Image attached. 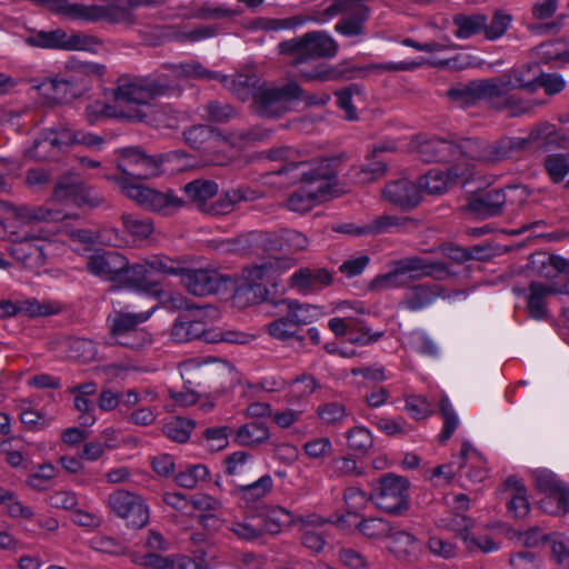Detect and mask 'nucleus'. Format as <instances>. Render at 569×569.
Returning <instances> with one entry per match:
<instances>
[{
	"label": "nucleus",
	"mask_w": 569,
	"mask_h": 569,
	"mask_svg": "<svg viewBox=\"0 0 569 569\" xmlns=\"http://www.w3.org/2000/svg\"><path fill=\"white\" fill-rule=\"evenodd\" d=\"M0 505H2L8 513L14 518L32 519L33 511L31 508L22 505L18 497L9 490L0 487Z\"/></svg>",
	"instance_id": "56"
},
{
	"label": "nucleus",
	"mask_w": 569,
	"mask_h": 569,
	"mask_svg": "<svg viewBox=\"0 0 569 569\" xmlns=\"http://www.w3.org/2000/svg\"><path fill=\"white\" fill-rule=\"evenodd\" d=\"M291 49L295 52L292 63H302L321 58H333L338 51L337 42L326 32H308L298 39Z\"/></svg>",
	"instance_id": "16"
},
{
	"label": "nucleus",
	"mask_w": 569,
	"mask_h": 569,
	"mask_svg": "<svg viewBox=\"0 0 569 569\" xmlns=\"http://www.w3.org/2000/svg\"><path fill=\"white\" fill-rule=\"evenodd\" d=\"M128 260L117 251H96L87 260L88 271L106 281L123 282Z\"/></svg>",
	"instance_id": "19"
},
{
	"label": "nucleus",
	"mask_w": 569,
	"mask_h": 569,
	"mask_svg": "<svg viewBox=\"0 0 569 569\" xmlns=\"http://www.w3.org/2000/svg\"><path fill=\"white\" fill-rule=\"evenodd\" d=\"M69 73L67 78L73 87L87 84L92 79H100L104 73V67L92 62H78L70 66Z\"/></svg>",
	"instance_id": "46"
},
{
	"label": "nucleus",
	"mask_w": 569,
	"mask_h": 569,
	"mask_svg": "<svg viewBox=\"0 0 569 569\" xmlns=\"http://www.w3.org/2000/svg\"><path fill=\"white\" fill-rule=\"evenodd\" d=\"M54 476V467L51 463H42L29 473L26 482L34 490H44Z\"/></svg>",
	"instance_id": "64"
},
{
	"label": "nucleus",
	"mask_w": 569,
	"mask_h": 569,
	"mask_svg": "<svg viewBox=\"0 0 569 569\" xmlns=\"http://www.w3.org/2000/svg\"><path fill=\"white\" fill-rule=\"evenodd\" d=\"M59 153L53 141L46 131L36 139L31 147L24 151V156L31 160L43 161L54 158Z\"/></svg>",
	"instance_id": "50"
},
{
	"label": "nucleus",
	"mask_w": 569,
	"mask_h": 569,
	"mask_svg": "<svg viewBox=\"0 0 569 569\" xmlns=\"http://www.w3.org/2000/svg\"><path fill=\"white\" fill-rule=\"evenodd\" d=\"M179 267L163 256H152L142 262L127 267L123 283L130 289L146 293H156L160 274L178 273Z\"/></svg>",
	"instance_id": "6"
},
{
	"label": "nucleus",
	"mask_w": 569,
	"mask_h": 569,
	"mask_svg": "<svg viewBox=\"0 0 569 569\" xmlns=\"http://www.w3.org/2000/svg\"><path fill=\"white\" fill-rule=\"evenodd\" d=\"M0 210L8 212L14 220L16 230L24 227L37 226L40 222L59 221L64 217L59 211L47 207H16L10 202L0 201Z\"/></svg>",
	"instance_id": "25"
},
{
	"label": "nucleus",
	"mask_w": 569,
	"mask_h": 569,
	"mask_svg": "<svg viewBox=\"0 0 569 569\" xmlns=\"http://www.w3.org/2000/svg\"><path fill=\"white\" fill-rule=\"evenodd\" d=\"M151 313V311L137 313L114 311L107 319L111 338L116 343L130 349L144 347L151 341V337L140 325L146 322Z\"/></svg>",
	"instance_id": "7"
},
{
	"label": "nucleus",
	"mask_w": 569,
	"mask_h": 569,
	"mask_svg": "<svg viewBox=\"0 0 569 569\" xmlns=\"http://www.w3.org/2000/svg\"><path fill=\"white\" fill-rule=\"evenodd\" d=\"M224 465L227 475L232 477L243 476L252 468V457L247 452L237 451L226 458Z\"/></svg>",
	"instance_id": "57"
},
{
	"label": "nucleus",
	"mask_w": 569,
	"mask_h": 569,
	"mask_svg": "<svg viewBox=\"0 0 569 569\" xmlns=\"http://www.w3.org/2000/svg\"><path fill=\"white\" fill-rule=\"evenodd\" d=\"M303 453L313 461H323L333 452V445L329 437H313L302 445Z\"/></svg>",
	"instance_id": "49"
},
{
	"label": "nucleus",
	"mask_w": 569,
	"mask_h": 569,
	"mask_svg": "<svg viewBox=\"0 0 569 569\" xmlns=\"http://www.w3.org/2000/svg\"><path fill=\"white\" fill-rule=\"evenodd\" d=\"M476 89L482 99L491 101L495 107L507 110L511 116H520L530 110V106L511 94L512 84L506 74L477 81Z\"/></svg>",
	"instance_id": "11"
},
{
	"label": "nucleus",
	"mask_w": 569,
	"mask_h": 569,
	"mask_svg": "<svg viewBox=\"0 0 569 569\" xmlns=\"http://www.w3.org/2000/svg\"><path fill=\"white\" fill-rule=\"evenodd\" d=\"M439 409L441 417L443 419V428L439 435V440L441 442H445L453 435L460 421L456 410L453 409L447 396L441 398Z\"/></svg>",
	"instance_id": "53"
},
{
	"label": "nucleus",
	"mask_w": 569,
	"mask_h": 569,
	"mask_svg": "<svg viewBox=\"0 0 569 569\" xmlns=\"http://www.w3.org/2000/svg\"><path fill=\"white\" fill-rule=\"evenodd\" d=\"M117 169L121 172L119 177H128L137 181L149 179L159 174L161 161L147 156L136 147L119 149Z\"/></svg>",
	"instance_id": "14"
},
{
	"label": "nucleus",
	"mask_w": 569,
	"mask_h": 569,
	"mask_svg": "<svg viewBox=\"0 0 569 569\" xmlns=\"http://www.w3.org/2000/svg\"><path fill=\"white\" fill-rule=\"evenodd\" d=\"M281 305L286 307L287 313L290 316L298 329L301 326L319 320L326 315L322 307L310 303H300L298 300L284 299L281 301Z\"/></svg>",
	"instance_id": "35"
},
{
	"label": "nucleus",
	"mask_w": 569,
	"mask_h": 569,
	"mask_svg": "<svg viewBox=\"0 0 569 569\" xmlns=\"http://www.w3.org/2000/svg\"><path fill=\"white\" fill-rule=\"evenodd\" d=\"M333 281L332 273L326 268L301 267L288 279V287L299 295H315L329 287Z\"/></svg>",
	"instance_id": "21"
},
{
	"label": "nucleus",
	"mask_w": 569,
	"mask_h": 569,
	"mask_svg": "<svg viewBox=\"0 0 569 569\" xmlns=\"http://www.w3.org/2000/svg\"><path fill=\"white\" fill-rule=\"evenodd\" d=\"M173 72L178 77L194 79H218L224 86L229 87L242 100L247 99L249 93V78L247 76H237L230 79L227 76H220L216 72L207 70L198 62L181 63L176 66Z\"/></svg>",
	"instance_id": "22"
},
{
	"label": "nucleus",
	"mask_w": 569,
	"mask_h": 569,
	"mask_svg": "<svg viewBox=\"0 0 569 569\" xmlns=\"http://www.w3.org/2000/svg\"><path fill=\"white\" fill-rule=\"evenodd\" d=\"M208 476V469L203 465H193L181 470L176 476L177 483L187 489L194 488L199 481L204 480Z\"/></svg>",
	"instance_id": "62"
},
{
	"label": "nucleus",
	"mask_w": 569,
	"mask_h": 569,
	"mask_svg": "<svg viewBox=\"0 0 569 569\" xmlns=\"http://www.w3.org/2000/svg\"><path fill=\"white\" fill-rule=\"evenodd\" d=\"M107 506L130 527L142 528L149 521V510L144 500L128 490L119 489L111 492L108 496Z\"/></svg>",
	"instance_id": "13"
},
{
	"label": "nucleus",
	"mask_w": 569,
	"mask_h": 569,
	"mask_svg": "<svg viewBox=\"0 0 569 569\" xmlns=\"http://www.w3.org/2000/svg\"><path fill=\"white\" fill-rule=\"evenodd\" d=\"M186 142L194 149H201L207 143L209 148L214 147L220 140H224L219 132L207 126H194L184 131Z\"/></svg>",
	"instance_id": "45"
},
{
	"label": "nucleus",
	"mask_w": 569,
	"mask_h": 569,
	"mask_svg": "<svg viewBox=\"0 0 569 569\" xmlns=\"http://www.w3.org/2000/svg\"><path fill=\"white\" fill-rule=\"evenodd\" d=\"M184 192L201 211L206 212L209 206L207 201L217 194L218 186L213 181L194 180L184 186Z\"/></svg>",
	"instance_id": "39"
},
{
	"label": "nucleus",
	"mask_w": 569,
	"mask_h": 569,
	"mask_svg": "<svg viewBox=\"0 0 569 569\" xmlns=\"http://www.w3.org/2000/svg\"><path fill=\"white\" fill-rule=\"evenodd\" d=\"M442 293L443 290L440 284H418L406 293L401 305L410 311H418L430 306Z\"/></svg>",
	"instance_id": "32"
},
{
	"label": "nucleus",
	"mask_w": 569,
	"mask_h": 569,
	"mask_svg": "<svg viewBox=\"0 0 569 569\" xmlns=\"http://www.w3.org/2000/svg\"><path fill=\"white\" fill-rule=\"evenodd\" d=\"M409 282L422 278L443 280L450 276L447 264L420 256H411L398 260Z\"/></svg>",
	"instance_id": "26"
},
{
	"label": "nucleus",
	"mask_w": 569,
	"mask_h": 569,
	"mask_svg": "<svg viewBox=\"0 0 569 569\" xmlns=\"http://www.w3.org/2000/svg\"><path fill=\"white\" fill-rule=\"evenodd\" d=\"M507 490L509 491V511L516 518H525L530 510V505L527 499L526 489L522 483L516 478H509L506 481Z\"/></svg>",
	"instance_id": "40"
},
{
	"label": "nucleus",
	"mask_w": 569,
	"mask_h": 569,
	"mask_svg": "<svg viewBox=\"0 0 569 569\" xmlns=\"http://www.w3.org/2000/svg\"><path fill=\"white\" fill-rule=\"evenodd\" d=\"M196 423L191 419L174 418L163 426V433L176 442H187Z\"/></svg>",
	"instance_id": "52"
},
{
	"label": "nucleus",
	"mask_w": 569,
	"mask_h": 569,
	"mask_svg": "<svg viewBox=\"0 0 569 569\" xmlns=\"http://www.w3.org/2000/svg\"><path fill=\"white\" fill-rule=\"evenodd\" d=\"M409 283V280L402 270L398 260L392 262V269L387 273L377 276L370 283L373 291H385L402 288Z\"/></svg>",
	"instance_id": "41"
},
{
	"label": "nucleus",
	"mask_w": 569,
	"mask_h": 569,
	"mask_svg": "<svg viewBox=\"0 0 569 569\" xmlns=\"http://www.w3.org/2000/svg\"><path fill=\"white\" fill-rule=\"evenodd\" d=\"M317 416L323 425L333 426L347 417V409L340 402H326L317 408Z\"/></svg>",
	"instance_id": "59"
},
{
	"label": "nucleus",
	"mask_w": 569,
	"mask_h": 569,
	"mask_svg": "<svg viewBox=\"0 0 569 569\" xmlns=\"http://www.w3.org/2000/svg\"><path fill=\"white\" fill-rule=\"evenodd\" d=\"M287 402L298 405L316 392L320 385L311 375H301L288 385Z\"/></svg>",
	"instance_id": "38"
},
{
	"label": "nucleus",
	"mask_w": 569,
	"mask_h": 569,
	"mask_svg": "<svg viewBox=\"0 0 569 569\" xmlns=\"http://www.w3.org/2000/svg\"><path fill=\"white\" fill-rule=\"evenodd\" d=\"M408 482L393 475L383 477L371 496L376 506L390 513H398L407 508Z\"/></svg>",
	"instance_id": "17"
},
{
	"label": "nucleus",
	"mask_w": 569,
	"mask_h": 569,
	"mask_svg": "<svg viewBox=\"0 0 569 569\" xmlns=\"http://www.w3.org/2000/svg\"><path fill=\"white\" fill-rule=\"evenodd\" d=\"M302 97V89L296 82H288L281 88L263 86L253 93L256 112L261 117L276 118L289 109L292 100Z\"/></svg>",
	"instance_id": "9"
},
{
	"label": "nucleus",
	"mask_w": 569,
	"mask_h": 569,
	"mask_svg": "<svg viewBox=\"0 0 569 569\" xmlns=\"http://www.w3.org/2000/svg\"><path fill=\"white\" fill-rule=\"evenodd\" d=\"M530 264L542 278L569 288L568 282L562 283L565 280L563 273L569 270L568 260L556 254L535 253L531 256Z\"/></svg>",
	"instance_id": "28"
},
{
	"label": "nucleus",
	"mask_w": 569,
	"mask_h": 569,
	"mask_svg": "<svg viewBox=\"0 0 569 569\" xmlns=\"http://www.w3.org/2000/svg\"><path fill=\"white\" fill-rule=\"evenodd\" d=\"M389 549L399 559H410L417 557L419 543L412 535L398 531L390 535Z\"/></svg>",
	"instance_id": "42"
},
{
	"label": "nucleus",
	"mask_w": 569,
	"mask_h": 569,
	"mask_svg": "<svg viewBox=\"0 0 569 569\" xmlns=\"http://www.w3.org/2000/svg\"><path fill=\"white\" fill-rule=\"evenodd\" d=\"M460 146L439 137L420 134L410 142V150L422 161H446L453 159L457 163L469 162L468 156L460 151Z\"/></svg>",
	"instance_id": "12"
},
{
	"label": "nucleus",
	"mask_w": 569,
	"mask_h": 569,
	"mask_svg": "<svg viewBox=\"0 0 569 569\" xmlns=\"http://www.w3.org/2000/svg\"><path fill=\"white\" fill-rule=\"evenodd\" d=\"M297 69V74L308 82H327L339 79L340 71L326 62L307 61L292 63Z\"/></svg>",
	"instance_id": "34"
},
{
	"label": "nucleus",
	"mask_w": 569,
	"mask_h": 569,
	"mask_svg": "<svg viewBox=\"0 0 569 569\" xmlns=\"http://www.w3.org/2000/svg\"><path fill=\"white\" fill-rule=\"evenodd\" d=\"M111 179L119 186L126 197L144 210L167 216L176 212L184 204L183 200L170 190L161 192L138 183L128 177H112Z\"/></svg>",
	"instance_id": "5"
},
{
	"label": "nucleus",
	"mask_w": 569,
	"mask_h": 569,
	"mask_svg": "<svg viewBox=\"0 0 569 569\" xmlns=\"http://www.w3.org/2000/svg\"><path fill=\"white\" fill-rule=\"evenodd\" d=\"M539 506L547 513L569 511V490H553L540 499Z\"/></svg>",
	"instance_id": "55"
},
{
	"label": "nucleus",
	"mask_w": 569,
	"mask_h": 569,
	"mask_svg": "<svg viewBox=\"0 0 569 569\" xmlns=\"http://www.w3.org/2000/svg\"><path fill=\"white\" fill-rule=\"evenodd\" d=\"M405 408L415 420L426 419L433 413L432 403L421 395L407 396Z\"/></svg>",
	"instance_id": "58"
},
{
	"label": "nucleus",
	"mask_w": 569,
	"mask_h": 569,
	"mask_svg": "<svg viewBox=\"0 0 569 569\" xmlns=\"http://www.w3.org/2000/svg\"><path fill=\"white\" fill-rule=\"evenodd\" d=\"M383 198L400 208H412L421 199L420 188L407 179H399L386 186Z\"/></svg>",
	"instance_id": "29"
},
{
	"label": "nucleus",
	"mask_w": 569,
	"mask_h": 569,
	"mask_svg": "<svg viewBox=\"0 0 569 569\" xmlns=\"http://www.w3.org/2000/svg\"><path fill=\"white\" fill-rule=\"evenodd\" d=\"M34 227L9 231V238L12 242L10 247L11 256L29 269H37L46 263L47 249L51 246V233Z\"/></svg>",
	"instance_id": "4"
},
{
	"label": "nucleus",
	"mask_w": 569,
	"mask_h": 569,
	"mask_svg": "<svg viewBox=\"0 0 569 569\" xmlns=\"http://www.w3.org/2000/svg\"><path fill=\"white\" fill-rule=\"evenodd\" d=\"M61 310L59 303L50 300H38L36 298H28L20 300V312L22 316L34 318V317H47L58 313Z\"/></svg>",
	"instance_id": "47"
},
{
	"label": "nucleus",
	"mask_w": 569,
	"mask_h": 569,
	"mask_svg": "<svg viewBox=\"0 0 569 569\" xmlns=\"http://www.w3.org/2000/svg\"><path fill=\"white\" fill-rule=\"evenodd\" d=\"M363 0H335L317 18L319 22H326L332 17L343 12H350L352 18L341 19L335 27L336 31L345 36H358L362 30V21L366 18L367 8L362 4Z\"/></svg>",
	"instance_id": "15"
},
{
	"label": "nucleus",
	"mask_w": 569,
	"mask_h": 569,
	"mask_svg": "<svg viewBox=\"0 0 569 569\" xmlns=\"http://www.w3.org/2000/svg\"><path fill=\"white\" fill-rule=\"evenodd\" d=\"M458 460V469L469 468L466 476L470 482L478 483L486 479L488 471L485 459L470 442L462 443Z\"/></svg>",
	"instance_id": "30"
},
{
	"label": "nucleus",
	"mask_w": 569,
	"mask_h": 569,
	"mask_svg": "<svg viewBox=\"0 0 569 569\" xmlns=\"http://www.w3.org/2000/svg\"><path fill=\"white\" fill-rule=\"evenodd\" d=\"M281 271V261L277 259L248 266L241 272L240 288L251 292L254 300L263 301L270 293L269 287L277 286Z\"/></svg>",
	"instance_id": "10"
},
{
	"label": "nucleus",
	"mask_w": 569,
	"mask_h": 569,
	"mask_svg": "<svg viewBox=\"0 0 569 569\" xmlns=\"http://www.w3.org/2000/svg\"><path fill=\"white\" fill-rule=\"evenodd\" d=\"M121 219L126 231L137 240L147 239L154 230L151 219H140L132 214H123Z\"/></svg>",
	"instance_id": "54"
},
{
	"label": "nucleus",
	"mask_w": 569,
	"mask_h": 569,
	"mask_svg": "<svg viewBox=\"0 0 569 569\" xmlns=\"http://www.w3.org/2000/svg\"><path fill=\"white\" fill-rule=\"evenodd\" d=\"M268 157L280 160L282 164L279 169L266 174V184L282 189L301 183V187L287 200L286 207L290 211L307 212L319 202L338 193L335 160L307 159L300 151L288 147L272 149Z\"/></svg>",
	"instance_id": "1"
},
{
	"label": "nucleus",
	"mask_w": 569,
	"mask_h": 569,
	"mask_svg": "<svg viewBox=\"0 0 569 569\" xmlns=\"http://www.w3.org/2000/svg\"><path fill=\"white\" fill-rule=\"evenodd\" d=\"M270 438L269 429L260 422H250L241 426L234 436V441L244 447H257Z\"/></svg>",
	"instance_id": "37"
},
{
	"label": "nucleus",
	"mask_w": 569,
	"mask_h": 569,
	"mask_svg": "<svg viewBox=\"0 0 569 569\" xmlns=\"http://www.w3.org/2000/svg\"><path fill=\"white\" fill-rule=\"evenodd\" d=\"M526 144V140L521 138L506 137L487 144L476 139H463L461 141L460 151L468 156L469 162L473 164L480 162H495L507 159L521 150Z\"/></svg>",
	"instance_id": "8"
},
{
	"label": "nucleus",
	"mask_w": 569,
	"mask_h": 569,
	"mask_svg": "<svg viewBox=\"0 0 569 569\" xmlns=\"http://www.w3.org/2000/svg\"><path fill=\"white\" fill-rule=\"evenodd\" d=\"M176 276H180L181 284L193 296L203 297L216 293L227 282V278L216 270L180 268Z\"/></svg>",
	"instance_id": "20"
},
{
	"label": "nucleus",
	"mask_w": 569,
	"mask_h": 569,
	"mask_svg": "<svg viewBox=\"0 0 569 569\" xmlns=\"http://www.w3.org/2000/svg\"><path fill=\"white\" fill-rule=\"evenodd\" d=\"M258 198L259 194L256 191L249 189H232L211 202L206 212L213 216L227 214L234 209L236 204L242 201H253Z\"/></svg>",
	"instance_id": "33"
},
{
	"label": "nucleus",
	"mask_w": 569,
	"mask_h": 569,
	"mask_svg": "<svg viewBox=\"0 0 569 569\" xmlns=\"http://www.w3.org/2000/svg\"><path fill=\"white\" fill-rule=\"evenodd\" d=\"M486 17L482 14H459L453 23L457 27L456 36L461 39L469 38L480 31H483Z\"/></svg>",
	"instance_id": "51"
},
{
	"label": "nucleus",
	"mask_w": 569,
	"mask_h": 569,
	"mask_svg": "<svg viewBox=\"0 0 569 569\" xmlns=\"http://www.w3.org/2000/svg\"><path fill=\"white\" fill-rule=\"evenodd\" d=\"M358 529L370 539H383L390 537L391 527L381 518H370L357 525Z\"/></svg>",
	"instance_id": "61"
},
{
	"label": "nucleus",
	"mask_w": 569,
	"mask_h": 569,
	"mask_svg": "<svg viewBox=\"0 0 569 569\" xmlns=\"http://www.w3.org/2000/svg\"><path fill=\"white\" fill-rule=\"evenodd\" d=\"M26 42L32 47L44 49L62 50H86L89 46V39L80 33H67L61 29L53 31H41L27 38Z\"/></svg>",
	"instance_id": "23"
},
{
	"label": "nucleus",
	"mask_w": 569,
	"mask_h": 569,
	"mask_svg": "<svg viewBox=\"0 0 569 569\" xmlns=\"http://www.w3.org/2000/svg\"><path fill=\"white\" fill-rule=\"evenodd\" d=\"M545 168L551 181L559 183L569 173V157L550 154L545 160Z\"/></svg>",
	"instance_id": "60"
},
{
	"label": "nucleus",
	"mask_w": 569,
	"mask_h": 569,
	"mask_svg": "<svg viewBox=\"0 0 569 569\" xmlns=\"http://www.w3.org/2000/svg\"><path fill=\"white\" fill-rule=\"evenodd\" d=\"M529 197V192L523 186H510L506 189H492L486 192L472 196L466 210L476 217L488 218L502 212L513 213L522 207Z\"/></svg>",
	"instance_id": "3"
},
{
	"label": "nucleus",
	"mask_w": 569,
	"mask_h": 569,
	"mask_svg": "<svg viewBox=\"0 0 569 569\" xmlns=\"http://www.w3.org/2000/svg\"><path fill=\"white\" fill-rule=\"evenodd\" d=\"M562 293H569L567 286H559L558 282L532 281L527 297L530 316L537 320L546 319L548 316V298L552 295Z\"/></svg>",
	"instance_id": "27"
},
{
	"label": "nucleus",
	"mask_w": 569,
	"mask_h": 569,
	"mask_svg": "<svg viewBox=\"0 0 569 569\" xmlns=\"http://www.w3.org/2000/svg\"><path fill=\"white\" fill-rule=\"evenodd\" d=\"M251 518H234L226 520V528L234 535V537L242 541H252L262 536L260 527L252 523Z\"/></svg>",
	"instance_id": "48"
},
{
	"label": "nucleus",
	"mask_w": 569,
	"mask_h": 569,
	"mask_svg": "<svg viewBox=\"0 0 569 569\" xmlns=\"http://www.w3.org/2000/svg\"><path fill=\"white\" fill-rule=\"evenodd\" d=\"M267 328L269 335L279 340L291 339L299 330L288 313L270 322Z\"/></svg>",
	"instance_id": "63"
},
{
	"label": "nucleus",
	"mask_w": 569,
	"mask_h": 569,
	"mask_svg": "<svg viewBox=\"0 0 569 569\" xmlns=\"http://www.w3.org/2000/svg\"><path fill=\"white\" fill-rule=\"evenodd\" d=\"M53 197L60 202H72L76 206L98 207L103 202L91 187L70 177L63 178L54 188Z\"/></svg>",
	"instance_id": "24"
},
{
	"label": "nucleus",
	"mask_w": 569,
	"mask_h": 569,
	"mask_svg": "<svg viewBox=\"0 0 569 569\" xmlns=\"http://www.w3.org/2000/svg\"><path fill=\"white\" fill-rule=\"evenodd\" d=\"M272 487V478L269 475H264L251 483L238 486L237 492L241 500L247 503H254L266 497Z\"/></svg>",
	"instance_id": "43"
},
{
	"label": "nucleus",
	"mask_w": 569,
	"mask_h": 569,
	"mask_svg": "<svg viewBox=\"0 0 569 569\" xmlns=\"http://www.w3.org/2000/svg\"><path fill=\"white\" fill-rule=\"evenodd\" d=\"M472 171L473 164L470 162L456 163L448 172L430 170L419 179L420 193L422 190L430 194L443 193L453 182H467L472 176Z\"/></svg>",
	"instance_id": "18"
},
{
	"label": "nucleus",
	"mask_w": 569,
	"mask_h": 569,
	"mask_svg": "<svg viewBox=\"0 0 569 569\" xmlns=\"http://www.w3.org/2000/svg\"><path fill=\"white\" fill-rule=\"evenodd\" d=\"M337 103L338 107L345 112V118L347 120H356L357 116V107L363 103V97L361 89L351 84L348 88L339 91L337 93Z\"/></svg>",
	"instance_id": "44"
},
{
	"label": "nucleus",
	"mask_w": 569,
	"mask_h": 569,
	"mask_svg": "<svg viewBox=\"0 0 569 569\" xmlns=\"http://www.w3.org/2000/svg\"><path fill=\"white\" fill-rule=\"evenodd\" d=\"M166 90L167 86L156 80L121 77L114 90V100L119 106H126L128 110L113 112L111 107L96 102L87 108V117L90 122H94L98 114L144 121L147 113L141 107L149 106L154 97L163 94Z\"/></svg>",
	"instance_id": "2"
},
{
	"label": "nucleus",
	"mask_w": 569,
	"mask_h": 569,
	"mask_svg": "<svg viewBox=\"0 0 569 569\" xmlns=\"http://www.w3.org/2000/svg\"><path fill=\"white\" fill-rule=\"evenodd\" d=\"M171 338L177 342L204 339V322L192 320L188 315L177 319L171 328Z\"/></svg>",
	"instance_id": "36"
},
{
	"label": "nucleus",
	"mask_w": 569,
	"mask_h": 569,
	"mask_svg": "<svg viewBox=\"0 0 569 569\" xmlns=\"http://www.w3.org/2000/svg\"><path fill=\"white\" fill-rule=\"evenodd\" d=\"M32 87L50 102H62L76 94L68 78H47L40 82L32 80Z\"/></svg>",
	"instance_id": "31"
}]
</instances>
